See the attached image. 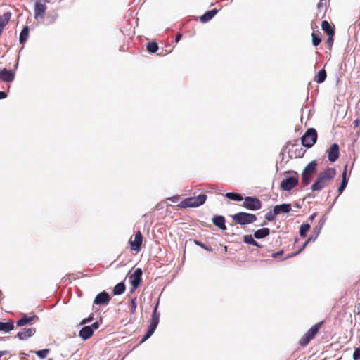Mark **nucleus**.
<instances>
[{"label": "nucleus", "instance_id": "4", "mask_svg": "<svg viewBox=\"0 0 360 360\" xmlns=\"http://www.w3.org/2000/svg\"><path fill=\"white\" fill-rule=\"evenodd\" d=\"M317 163L316 160L311 161L303 169L302 173V184L307 186L311 182L312 175L316 172Z\"/></svg>", "mask_w": 360, "mask_h": 360}, {"label": "nucleus", "instance_id": "1", "mask_svg": "<svg viewBox=\"0 0 360 360\" xmlns=\"http://www.w3.org/2000/svg\"><path fill=\"white\" fill-rule=\"evenodd\" d=\"M336 174V171L334 168L328 167L323 172H321L314 183L311 185V189L312 191H319L325 188L328 183L333 180Z\"/></svg>", "mask_w": 360, "mask_h": 360}, {"label": "nucleus", "instance_id": "35", "mask_svg": "<svg viewBox=\"0 0 360 360\" xmlns=\"http://www.w3.org/2000/svg\"><path fill=\"white\" fill-rule=\"evenodd\" d=\"M310 229V225L309 224H303L300 226V236L302 238H304L307 236V231Z\"/></svg>", "mask_w": 360, "mask_h": 360}, {"label": "nucleus", "instance_id": "33", "mask_svg": "<svg viewBox=\"0 0 360 360\" xmlns=\"http://www.w3.org/2000/svg\"><path fill=\"white\" fill-rule=\"evenodd\" d=\"M311 240H313V236H311L304 243V244L302 245V248L298 250L296 252H294V253H292V254H290V255H288L285 257V259H288V258H290L292 257H294V256H296L298 254H300L304 249V248L306 247V245L308 244V243Z\"/></svg>", "mask_w": 360, "mask_h": 360}, {"label": "nucleus", "instance_id": "55", "mask_svg": "<svg viewBox=\"0 0 360 360\" xmlns=\"http://www.w3.org/2000/svg\"><path fill=\"white\" fill-rule=\"evenodd\" d=\"M295 207L297 209H300V208H301V205H300L299 203L297 202L295 204Z\"/></svg>", "mask_w": 360, "mask_h": 360}, {"label": "nucleus", "instance_id": "12", "mask_svg": "<svg viewBox=\"0 0 360 360\" xmlns=\"http://www.w3.org/2000/svg\"><path fill=\"white\" fill-rule=\"evenodd\" d=\"M110 300V295L105 291H102L96 296L94 300V304L97 305H105L108 304Z\"/></svg>", "mask_w": 360, "mask_h": 360}, {"label": "nucleus", "instance_id": "45", "mask_svg": "<svg viewBox=\"0 0 360 360\" xmlns=\"http://www.w3.org/2000/svg\"><path fill=\"white\" fill-rule=\"evenodd\" d=\"M304 154V151L302 148L300 149H296L295 151V158H302Z\"/></svg>", "mask_w": 360, "mask_h": 360}, {"label": "nucleus", "instance_id": "13", "mask_svg": "<svg viewBox=\"0 0 360 360\" xmlns=\"http://www.w3.org/2000/svg\"><path fill=\"white\" fill-rule=\"evenodd\" d=\"M159 321H160L153 319L150 320V324L148 326V330L141 340V343L147 340L153 335L158 326Z\"/></svg>", "mask_w": 360, "mask_h": 360}, {"label": "nucleus", "instance_id": "2", "mask_svg": "<svg viewBox=\"0 0 360 360\" xmlns=\"http://www.w3.org/2000/svg\"><path fill=\"white\" fill-rule=\"evenodd\" d=\"M207 197L205 194H200L197 196L186 198L180 202L179 206L182 208L198 207L203 205Z\"/></svg>", "mask_w": 360, "mask_h": 360}, {"label": "nucleus", "instance_id": "52", "mask_svg": "<svg viewBox=\"0 0 360 360\" xmlns=\"http://www.w3.org/2000/svg\"><path fill=\"white\" fill-rule=\"evenodd\" d=\"M316 213H314V214H312L309 217V220L310 221H312L314 219V218H315V217H316Z\"/></svg>", "mask_w": 360, "mask_h": 360}, {"label": "nucleus", "instance_id": "17", "mask_svg": "<svg viewBox=\"0 0 360 360\" xmlns=\"http://www.w3.org/2000/svg\"><path fill=\"white\" fill-rule=\"evenodd\" d=\"M212 221L213 224L219 228L221 230L225 231L227 229L225 224L226 220L224 217L221 215H216L212 218Z\"/></svg>", "mask_w": 360, "mask_h": 360}, {"label": "nucleus", "instance_id": "29", "mask_svg": "<svg viewBox=\"0 0 360 360\" xmlns=\"http://www.w3.org/2000/svg\"><path fill=\"white\" fill-rule=\"evenodd\" d=\"M252 235H245L243 236V242L246 244L252 245L253 246L257 248H262V245H259L255 239Z\"/></svg>", "mask_w": 360, "mask_h": 360}, {"label": "nucleus", "instance_id": "50", "mask_svg": "<svg viewBox=\"0 0 360 360\" xmlns=\"http://www.w3.org/2000/svg\"><path fill=\"white\" fill-rule=\"evenodd\" d=\"M7 97V94L6 92L0 91V100L4 99Z\"/></svg>", "mask_w": 360, "mask_h": 360}, {"label": "nucleus", "instance_id": "34", "mask_svg": "<svg viewBox=\"0 0 360 360\" xmlns=\"http://www.w3.org/2000/svg\"><path fill=\"white\" fill-rule=\"evenodd\" d=\"M146 49L149 53H155L158 51V45L155 41L148 43L146 45Z\"/></svg>", "mask_w": 360, "mask_h": 360}, {"label": "nucleus", "instance_id": "32", "mask_svg": "<svg viewBox=\"0 0 360 360\" xmlns=\"http://www.w3.org/2000/svg\"><path fill=\"white\" fill-rule=\"evenodd\" d=\"M326 77H327L326 71L325 70V69H321L318 72V74L314 80L318 84H321V83H323L326 80Z\"/></svg>", "mask_w": 360, "mask_h": 360}, {"label": "nucleus", "instance_id": "5", "mask_svg": "<svg viewBox=\"0 0 360 360\" xmlns=\"http://www.w3.org/2000/svg\"><path fill=\"white\" fill-rule=\"evenodd\" d=\"M232 219L237 224L244 226L255 222L257 217L254 214L240 212L233 214Z\"/></svg>", "mask_w": 360, "mask_h": 360}, {"label": "nucleus", "instance_id": "24", "mask_svg": "<svg viewBox=\"0 0 360 360\" xmlns=\"http://www.w3.org/2000/svg\"><path fill=\"white\" fill-rule=\"evenodd\" d=\"M13 329H14L13 321L9 320L7 322H1L0 321V331L8 333Z\"/></svg>", "mask_w": 360, "mask_h": 360}, {"label": "nucleus", "instance_id": "28", "mask_svg": "<svg viewBox=\"0 0 360 360\" xmlns=\"http://www.w3.org/2000/svg\"><path fill=\"white\" fill-rule=\"evenodd\" d=\"M11 17L10 12H6L0 15V28L3 29L9 22Z\"/></svg>", "mask_w": 360, "mask_h": 360}, {"label": "nucleus", "instance_id": "46", "mask_svg": "<svg viewBox=\"0 0 360 360\" xmlns=\"http://www.w3.org/2000/svg\"><path fill=\"white\" fill-rule=\"evenodd\" d=\"M353 359L358 360L360 359V348H356L353 353Z\"/></svg>", "mask_w": 360, "mask_h": 360}, {"label": "nucleus", "instance_id": "51", "mask_svg": "<svg viewBox=\"0 0 360 360\" xmlns=\"http://www.w3.org/2000/svg\"><path fill=\"white\" fill-rule=\"evenodd\" d=\"M181 37H182V34H176V37H175V42L177 43L179 41V40L181 39Z\"/></svg>", "mask_w": 360, "mask_h": 360}, {"label": "nucleus", "instance_id": "31", "mask_svg": "<svg viewBox=\"0 0 360 360\" xmlns=\"http://www.w3.org/2000/svg\"><path fill=\"white\" fill-rule=\"evenodd\" d=\"M125 291V285L124 282L117 283L113 288V294L115 295H120Z\"/></svg>", "mask_w": 360, "mask_h": 360}, {"label": "nucleus", "instance_id": "14", "mask_svg": "<svg viewBox=\"0 0 360 360\" xmlns=\"http://www.w3.org/2000/svg\"><path fill=\"white\" fill-rule=\"evenodd\" d=\"M328 160L331 162H335L339 158V146L338 143H334L331 145L328 150Z\"/></svg>", "mask_w": 360, "mask_h": 360}, {"label": "nucleus", "instance_id": "54", "mask_svg": "<svg viewBox=\"0 0 360 360\" xmlns=\"http://www.w3.org/2000/svg\"><path fill=\"white\" fill-rule=\"evenodd\" d=\"M7 353H8L7 351H0V355H1V356L6 354Z\"/></svg>", "mask_w": 360, "mask_h": 360}, {"label": "nucleus", "instance_id": "22", "mask_svg": "<svg viewBox=\"0 0 360 360\" xmlns=\"http://www.w3.org/2000/svg\"><path fill=\"white\" fill-rule=\"evenodd\" d=\"M218 10L214 8L211 11L205 12L202 16H200V21L203 23L210 21L217 13Z\"/></svg>", "mask_w": 360, "mask_h": 360}, {"label": "nucleus", "instance_id": "48", "mask_svg": "<svg viewBox=\"0 0 360 360\" xmlns=\"http://www.w3.org/2000/svg\"><path fill=\"white\" fill-rule=\"evenodd\" d=\"M347 165H345L344 170L342 174V180H348L347 178Z\"/></svg>", "mask_w": 360, "mask_h": 360}, {"label": "nucleus", "instance_id": "43", "mask_svg": "<svg viewBox=\"0 0 360 360\" xmlns=\"http://www.w3.org/2000/svg\"><path fill=\"white\" fill-rule=\"evenodd\" d=\"M94 319V315L91 314L88 318L84 319L81 322L80 325H85L91 321H92Z\"/></svg>", "mask_w": 360, "mask_h": 360}, {"label": "nucleus", "instance_id": "38", "mask_svg": "<svg viewBox=\"0 0 360 360\" xmlns=\"http://www.w3.org/2000/svg\"><path fill=\"white\" fill-rule=\"evenodd\" d=\"M158 304H159V302H158L156 303L155 306L154 307V308L153 309V312H152V315H151L150 319L160 321V315L158 312Z\"/></svg>", "mask_w": 360, "mask_h": 360}, {"label": "nucleus", "instance_id": "15", "mask_svg": "<svg viewBox=\"0 0 360 360\" xmlns=\"http://www.w3.org/2000/svg\"><path fill=\"white\" fill-rule=\"evenodd\" d=\"M15 79V72L12 70L4 68L0 70V79L5 82H13Z\"/></svg>", "mask_w": 360, "mask_h": 360}, {"label": "nucleus", "instance_id": "20", "mask_svg": "<svg viewBox=\"0 0 360 360\" xmlns=\"http://www.w3.org/2000/svg\"><path fill=\"white\" fill-rule=\"evenodd\" d=\"M35 319H37V316L36 315L28 316L27 314H24L21 319L17 321L16 325L18 327L23 326L25 325L30 323Z\"/></svg>", "mask_w": 360, "mask_h": 360}, {"label": "nucleus", "instance_id": "26", "mask_svg": "<svg viewBox=\"0 0 360 360\" xmlns=\"http://www.w3.org/2000/svg\"><path fill=\"white\" fill-rule=\"evenodd\" d=\"M58 13L56 11L49 12L45 17L46 25H51L56 22Z\"/></svg>", "mask_w": 360, "mask_h": 360}, {"label": "nucleus", "instance_id": "49", "mask_svg": "<svg viewBox=\"0 0 360 360\" xmlns=\"http://www.w3.org/2000/svg\"><path fill=\"white\" fill-rule=\"evenodd\" d=\"M283 250H281V251H278V252H274L272 254V257H277L278 256H280L283 254Z\"/></svg>", "mask_w": 360, "mask_h": 360}, {"label": "nucleus", "instance_id": "47", "mask_svg": "<svg viewBox=\"0 0 360 360\" xmlns=\"http://www.w3.org/2000/svg\"><path fill=\"white\" fill-rule=\"evenodd\" d=\"M99 326H100V323L98 321H96V322L93 323L91 326H89L91 327V329L94 332V330H96L98 328Z\"/></svg>", "mask_w": 360, "mask_h": 360}, {"label": "nucleus", "instance_id": "11", "mask_svg": "<svg viewBox=\"0 0 360 360\" xmlns=\"http://www.w3.org/2000/svg\"><path fill=\"white\" fill-rule=\"evenodd\" d=\"M143 241L141 233L139 231L135 235L134 240H130V248L133 251H139Z\"/></svg>", "mask_w": 360, "mask_h": 360}, {"label": "nucleus", "instance_id": "23", "mask_svg": "<svg viewBox=\"0 0 360 360\" xmlns=\"http://www.w3.org/2000/svg\"><path fill=\"white\" fill-rule=\"evenodd\" d=\"M269 233L270 229L269 228H262L255 231L254 237L256 239H262L268 236Z\"/></svg>", "mask_w": 360, "mask_h": 360}, {"label": "nucleus", "instance_id": "37", "mask_svg": "<svg viewBox=\"0 0 360 360\" xmlns=\"http://www.w3.org/2000/svg\"><path fill=\"white\" fill-rule=\"evenodd\" d=\"M49 352H50L49 349H44L35 351L34 352L39 359H44L47 356Z\"/></svg>", "mask_w": 360, "mask_h": 360}, {"label": "nucleus", "instance_id": "18", "mask_svg": "<svg viewBox=\"0 0 360 360\" xmlns=\"http://www.w3.org/2000/svg\"><path fill=\"white\" fill-rule=\"evenodd\" d=\"M327 217L326 216H323L321 219L319 221L318 224L314 227L312 235L313 240H315L320 234V232L323 226H324Z\"/></svg>", "mask_w": 360, "mask_h": 360}, {"label": "nucleus", "instance_id": "39", "mask_svg": "<svg viewBox=\"0 0 360 360\" xmlns=\"http://www.w3.org/2000/svg\"><path fill=\"white\" fill-rule=\"evenodd\" d=\"M311 37H312V44L314 46H317L318 45L320 44L321 41V37L313 32L311 34Z\"/></svg>", "mask_w": 360, "mask_h": 360}, {"label": "nucleus", "instance_id": "6", "mask_svg": "<svg viewBox=\"0 0 360 360\" xmlns=\"http://www.w3.org/2000/svg\"><path fill=\"white\" fill-rule=\"evenodd\" d=\"M317 139V132L315 129L309 128L301 138L302 145L307 148H311Z\"/></svg>", "mask_w": 360, "mask_h": 360}, {"label": "nucleus", "instance_id": "56", "mask_svg": "<svg viewBox=\"0 0 360 360\" xmlns=\"http://www.w3.org/2000/svg\"><path fill=\"white\" fill-rule=\"evenodd\" d=\"M311 196L310 194H307L304 198H303V200H307L308 198H309Z\"/></svg>", "mask_w": 360, "mask_h": 360}, {"label": "nucleus", "instance_id": "19", "mask_svg": "<svg viewBox=\"0 0 360 360\" xmlns=\"http://www.w3.org/2000/svg\"><path fill=\"white\" fill-rule=\"evenodd\" d=\"M93 330L91 327L89 326H83L79 332V335L84 340H86L93 335Z\"/></svg>", "mask_w": 360, "mask_h": 360}, {"label": "nucleus", "instance_id": "21", "mask_svg": "<svg viewBox=\"0 0 360 360\" xmlns=\"http://www.w3.org/2000/svg\"><path fill=\"white\" fill-rule=\"evenodd\" d=\"M274 207L278 215L281 213H288L291 210V205L289 203L276 205Z\"/></svg>", "mask_w": 360, "mask_h": 360}, {"label": "nucleus", "instance_id": "3", "mask_svg": "<svg viewBox=\"0 0 360 360\" xmlns=\"http://www.w3.org/2000/svg\"><path fill=\"white\" fill-rule=\"evenodd\" d=\"M285 174H292V176L283 178L281 183V188L283 191H289L298 184V174L295 171H288Z\"/></svg>", "mask_w": 360, "mask_h": 360}, {"label": "nucleus", "instance_id": "30", "mask_svg": "<svg viewBox=\"0 0 360 360\" xmlns=\"http://www.w3.org/2000/svg\"><path fill=\"white\" fill-rule=\"evenodd\" d=\"M225 196L229 200L238 202L242 201L244 199L240 193L235 192H228L225 194Z\"/></svg>", "mask_w": 360, "mask_h": 360}, {"label": "nucleus", "instance_id": "7", "mask_svg": "<svg viewBox=\"0 0 360 360\" xmlns=\"http://www.w3.org/2000/svg\"><path fill=\"white\" fill-rule=\"evenodd\" d=\"M322 323L323 322L321 321L312 326L300 340V345L302 347L307 345L319 332V330Z\"/></svg>", "mask_w": 360, "mask_h": 360}, {"label": "nucleus", "instance_id": "10", "mask_svg": "<svg viewBox=\"0 0 360 360\" xmlns=\"http://www.w3.org/2000/svg\"><path fill=\"white\" fill-rule=\"evenodd\" d=\"M46 10V6L44 4H42L39 0L37 1L34 3V18H43L44 17Z\"/></svg>", "mask_w": 360, "mask_h": 360}, {"label": "nucleus", "instance_id": "9", "mask_svg": "<svg viewBox=\"0 0 360 360\" xmlns=\"http://www.w3.org/2000/svg\"><path fill=\"white\" fill-rule=\"evenodd\" d=\"M142 270L140 268H137L135 269L134 273L129 276V283L132 285V289L131 290V292H134L137 289L139 285H140L142 280Z\"/></svg>", "mask_w": 360, "mask_h": 360}, {"label": "nucleus", "instance_id": "42", "mask_svg": "<svg viewBox=\"0 0 360 360\" xmlns=\"http://www.w3.org/2000/svg\"><path fill=\"white\" fill-rule=\"evenodd\" d=\"M130 314H134L136 309V298L131 299L130 302Z\"/></svg>", "mask_w": 360, "mask_h": 360}, {"label": "nucleus", "instance_id": "53", "mask_svg": "<svg viewBox=\"0 0 360 360\" xmlns=\"http://www.w3.org/2000/svg\"><path fill=\"white\" fill-rule=\"evenodd\" d=\"M327 42H328V44L329 45H332V44H333V39L332 38H330H330H328V39Z\"/></svg>", "mask_w": 360, "mask_h": 360}, {"label": "nucleus", "instance_id": "16", "mask_svg": "<svg viewBox=\"0 0 360 360\" xmlns=\"http://www.w3.org/2000/svg\"><path fill=\"white\" fill-rule=\"evenodd\" d=\"M36 333L35 328H24L19 331L15 338H18L19 340H24L27 338L32 337Z\"/></svg>", "mask_w": 360, "mask_h": 360}, {"label": "nucleus", "instance_id": "57", "mask_svg": "<svg viewBox=\"0 0 360 360\" xmlns=\"http://www.w3.org/2000/svg\"><path fill=\"white\" fill-rule=\"evenodd\" d=\"M176 199V197H172L170 198V200H172V202H175Z\"/></svg>", "mask_w": 360, "mask_h": 360}, {"label": "nucleus", "instance_id": "40", "mask_svg": "<svg viewBox=\"0 0 360 360\" xmlns=\"http://www.w3.org/2000/svg\"><path fill=\"white\" fill-rule=\"evenodd\" d=\"M317 8L319 11L326 10V0H320L317 5Z\"/></svg>", "mask_w": 360, "mask_h": 360}, {"label": "nucleus", "instance_id": "8", "mask_svg": "<svg viewBox=\"0 0 360 360\" xmlns=\"http://www.w3.org/2000/svg\"><path fill=\"white\" fill-rule=\"evenodd\" d=\"M243 207L251 211L258 210L262 208V202L257 197L247 196L243 199Z\"/></svg>", "mask_w": 360, "mask_h": 360}, {"label": "nucleus", "instance_id": "41", "mask_svg": "<svg viewBox=\"0 0 360 360\" xmlns=\"http://www.w3.org/2000/svg\"><path fill=\"white\" fill-rule=\"evenodd\" d=\"M347 184H348V180H342V182L338 189L339 195H340L343 192V191L345 189Z\"/></svg>", "mask_w": 360, "mask_h": 360}, {"label": "nucleus", "instance_id": "27", "mask_svg": "<svg viewBox=\"0 0 360 360\" xmlns=\"http://www.w3.org/2000/svg\"><path fill=\"white\" fill-rule=\"evenodd\" d=\"M29 36V27L25 26L20 33L19 42L21 44H25Z\"/></svg>", "mask_w": 360, "mask_h": 360}, {"label": "nucleus", "instance_id": "25", "mask_svg": "<svg viewBox=\"0 0 360 360\" xmlns=\"http://www.w3.org/2000/svg\"><path fill=\"white\" fill-rule=\"evenodd\" d=\"M322 30L329 36L333 37L335 34L334 29L327 20H323L321 23Z\"/></svg>", "mask_w": 360, "mask_h": 360}, {"label": "nucleus", "instance_id": "44", "mask_svg": "<svg viewBox=\"0 0 360 360\" xmlns=\"http://www.w3.org/2000/svg\"><path fill=\"white\" fill-rule=\"evenodd\" d=\"M194 243L195 244H196L197 245L202 248L203 249L206 250H208V251H211V248H209L208 247H207L204 243H202V242H200V240H194Z\"/></svg>", "mask_w": 360, "mask_h": 360}, {"label": "nucleus", "instance_id": "36", "mask_svg": "<svg viewBox=\"0 0 360 360\" xmlns=\"http://www.w3.org/2000/svg\"><path fill=\"white\" fill-rule=\"evenodd\" d=\"M277 213H276V210L274 208L272 210H270L266 214H265V219L266 220H268L269 221H272L273 220L275 219L276 217L277 216Z\"/></svg>", "mask_w": 360, "mask_h": 360}]
</instances>
